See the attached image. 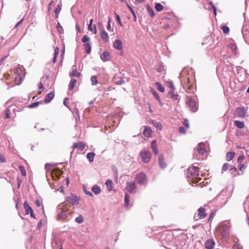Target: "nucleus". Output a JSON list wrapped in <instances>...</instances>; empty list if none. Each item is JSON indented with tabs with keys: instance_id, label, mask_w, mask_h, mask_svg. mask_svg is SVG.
<instances>
[{
	"instance_id": "nucleus-1",
	"label": "nucleus",
	"mask_w": 249,
	"mask_h": 249,
	"mask_svg": "<svg viewBox=\"0 0 249 249\" xmlns=\"http://www.w3.org/2000/svg\"><path fill=\"white\" fill-rule=\"evenodd\" d=\"M230 227V225L229 223H223L219 226L218 231L222 238L227 239L229 237Z\"/></svg>"
},
{
	"instance_id": "nucleus-2",
	"label": "nucleus",
	"mask_w": 249,
	"mask_h": 249,
	"mask_svg": "<svg viewBox=\"0 0 249 249\" xmlns=\"http://www.w3.org/2000/svg\"><path fill=\"white\" fill-rule=\"evenodd\" d=\"M199 175V168L197 167H190L187 170V177L195 181L197 180Z\"/></svg>"
},
{
	"instance_id": "nucleus-3",
	"label": "nucleus",
	"mask_w": 249,
	"mask_h": 249,
	"mask_svg": "<svg viewBox=\"0 0 249 249\" xmlns=\"http://www.w3.org/2000/svg\"><path fill=\"white\" fill-rule=\"evenodd\" d=\"M14 74L15 75V82L16 85H19L21 83L24 77L22 70L20 68H17L14 70Z\"/></svg>"
},
{
	"instance_id": "nucleus-4",
	"label": "nucleus",
	"mask_w": 249,
	"mask_h": 249,
	"mask_svg": "<svg viewBox=\"0 0 249 249\" xmlns=\"http://www.w3.org/2000/svg\"><path fill=\"white\" fill-rule=\"evenodd\" d=\"M194 81V77L193 76L191 77H188L184 80H182L183 84V87L186 89V91L188 92H190V90L193 88V83Z\"/></svg>"
},
{
	"instance_id": "nucleus-5",
	"label": "nucleus",
	"mask_w": 249,
	"mask_h": 249,
	"mask_svg": "<svg viewBox=\"0 0 249 249\" xmlns=\"http://www.w3.org/2000/svg\"><path fill=\"white\" fill-rule=\"evenodd\" d=\"M247 108L244 107H237L234 112V116L236 117L244 118L246 116Z\"/></svg>"
},
{
	"instance_id": "nucleus-6",
	"label": "nucleus",
	"mask_w": 249,
	"mask_h": 249,
	"mask_svg": "<svg viewBox=\"0 0 249 249\" xmlns=\"http://www.w3.org/2000/svg\"><path fill=\"white\" fill-rule=\"evenodd\" d=\"M206 215L207 213H206L205 209L204 208L200 207L197 210V213H195L194 219L195 220L197 221L205 218Z\"/></svg>"
},
{
	"instance_id": "nucleus-7",
	"label": "nucleus",
	"mask_w": 249,
	"mask_h": 249,
	"mask_svg": "<svg viewBox=\"0 0 249 249\" xmlns=\"http://www.w3.org/2000/svg\"><path fill=\"white\" fill-rule=\"evenodd\" d=\"M142 159V161L145 163H148L151 158V153L148 150H143L141 152L140 154Z\"/></svg>"
},
{
	"instance_id": "nucleus-8",
	"label": "nucleus",
	"mask_w": 249,
	"mask_h": 249,
	"mask_svg": "<svg viewBox=\"0 0 249 249\" xmlns=\"http://www.w3.org/2000/svg\"><path fill=\"white\" fill-rule=\"evenodd\" d=\"M186 104L192 112H196L197 109V106L196 101L190 97L187 98Z\"/></svg>"
},
{
	"instance_id": "nucleus-9",
	"label": "nucleus",
	"mask_w": 249,
	"mask_h": 249,
	"mask_svg": "<svg viewBox=\"0 0 249 249\" xmlns=\"http://www.w3.org/2000/svg\"><path fill=\"white\" fill-rule=\"evenodd\" d=\"M135 180L139 184H144L146 181V176L143 173H140L135 176Z\"/></svg>"
},
{
	"instance_id": "nucleus-10",
	"label": "nucleus",
	"mask_w": 249,
	"mask_h": 249,
	"mask_svg": "<svg viewBox=\"0 0 249 249\" xmlns=\"http://www.w3.org/2000/svg\"><path fill=\"white\" fill-rule=\"evenodd\" d=\"M23 206L26 214H30V216L31 217H33L34 219L36 218L35 215L34 213L33 209L31 207V206L29 205V204L26 201L24 202Z\"/></svg>"
},
{
	"instance_id": "nucleus-11",
	"label": "nucleus",
	"mask_w": 249,
	"mask_h": 249,
	"mask_svg": "<svg viewBox=\"0 0 249 249\" xmlns=\"http://www.w3.org/2000/svg\"><path fill=\"white\" fill-rule=\"evenodd\" d=\"M63 172L58 168L53 169L51 173V177L53 180L58 179L62 175Z\"/></svg>"
},
{
	"instance_id": "nucleus-12",
	"label": "nucleus",
	"mask_w": 249,
	"mask_h": 249,
	"mask_svg": "<svg viewBox=\"0 0 249 249\" xmlns=\"http://www.w3.org/2000/svg\"><path fill=\"white\" fill-rule=\"evenodd\" d=\"M136 188V185L134 181H131L126 183V186L125 190L130 193L134 192V190Z\"/></svg>"
},
{
	"instance_id": "nucleus-13",
	"label": "nucleus",
	"mask_w": 249,
	"mask_h": 249,
	"mask_svg": "<svg viewBox=\"0 0 249 249\" xmlns=\"http://www.w3.org/2000/svg\"><path fill=\"white\" fill-rule=\"evenodd\" d=\"M215 245V242L213 239H208L205 244L206 249H213Z\"/></svg>"
},
{
	"instance_id": "nucleus-14",
	"label": "nucleus",
	"mask_w": 249,
	"mask_h": 249,
	"mask_svg": "<svg viewBox=\"0 0 249 249\" xmlns=\"http://www.w3.org/2000/svg\"><path fill=\"white\" fill-rule=\"evenodd\" d=\"M66 200L73 205H76L79 202L78 198L76 196H67Z\"/></svg>"
},
{
	"instance_id": "nucleus-15",
	"label": "nucleus",
	"mask_w": 249,
	"mask_h": 249,
	"mask_svg": "<svg viewBox=\"0 0 249 249\" xmlns=\"http://www.w3.org/2000/svg\"><path fill=\"white\" fill-rule=\"evenodd\" d=\"M85 144L83 142H79L78 143H74L72 145V148L73 149L77 148L80 151H82L85 148Z\"/></svg>"
},
{
	"instance_id": "nucleus-16",
	"label": "nucleus",
	"mask_w": 249,
	"mask_h": 249,
	"mask_svg": "<svg viewBox=\"0 0 249 249\" xmlns=\"http://www.w3.org/2000/svg\"><path fill=\"white\" fill-rule=\"evenodd\" d=\"M196 150L199 154L203 155L206 152L205 144L203 143H199L197 145Z\"/></svg>"
},
{
	"instance_id": "nucleus-17",
	"label": "nucleus",
	"mask_w": 249,
	"mask_h": 249,
	"mask_svg": "<svg viewBox=\"0 0 249 249\" xmlns=\"http://www.w3.org/2000/svg\"><path fill=\"white\" fill-rule=\"evenodd\" d=\"M159 163L161 168L164 169L166 166L167 164L164 162V156L163 155L160 154L159 157Z\"/></svg>"
},
{
	"instance_id": "nucleus-18",
	"label": "nucleus",
	"mask_w": 249,
	"mask_h": 249,
	"mask_svg": "<svg viewBox=\"0 0 249 249\" xmlns=\"http://www.w3.org/2000/svg\"><path fill=\"white\" fill-rule=\"evenodd\" d=\"M69 205L62 203L59 205L58 211H62L66 213L69 209Z\"/></svg>"
},
{
	"instance_id": "nucleus-19",
	"label": "nucleus",
	"mask_w": 249,
	"mask_h": 249,
	"mask_svg": "<svg viewBox=\"0 0 249 249\" xmlns=\"http://www.w3.org/2000/svg\"><path fill=\"white\" fill-rule=\"evenodd\" d=\"M114 47L118 50H121L122 49V42L120 39H116L113 43Z\"/></svg>"
},
{
	"instance_id": "nucleus-20",
	"label": "nucleus",
	"mask_w": 249,
	"mask_h": 249,
	"mask_svg": "<svg viewBox=\"0 0 249 249\" xmlns=\"http://www.w3.org/2000/svg\"><path fill=\"white\" fill-rule=\"evenodd\" d=\"M152 131L149 127H145L143 132V134L144 136L149 138L152 135Z\"/></svg>"
},
{
	"instance_id": "nucleus-21",
	"label": "nucleus",
	"mask_w": 249,
	"mask_h": 249,
	"mask_svg": "<svg viewBox=\"0 0 249 249\" xmlns=\"http://www.w3.org/2000/svg\"><path fill=\"white\" fill-rule=\"evenodd\" d=\"M101 58L104 61H108L110 59V53L107 51L104 52L101 54Z\"/></svg>"
},
{
	"instance_id": "nucleus-22",
	"label": "nucleus",
	"mask_w": 249,
	"mask_h": 249,
	"mask_svg": "<svg viewBox=\"0 0 249 249\" xmlns=\"http://www.w3.org/2000/svg\"><path fill=\"white\" fill-rule=\"evenodd\" d=\"M54 96V93L53 92H50L46 96L44 102L46 103L50 102L51 100L53 99Z\"/></svg>"
},
{
	"instance_id": "nucleus-23",
	"label": "nucleus",
	"mask_w": 249,
	"mask_h": 249,
	"mask_svg": "<svg viewBox=\"0 0 249 249\" xmlns=\"http://www.w3.org/2000/svg\"><path fill=\"white\" fill-rule=\"evenodd\" d=\"M59 213L57 215V220H65L67 217V213H65V212L59 211L58 212Z\"/></svg>"
},
{
	"instance_id": "nucleus-24",
	"label": "nucleus",
	"mask_w": 249,
	"mask_h": 249,
	"mask_svg": "<svg viewBox=\"0 0 249 249\" xmlns=\"http://www.w3.org/2000/svg\"><path fill=\"white\" fill-rule=\"evenodd\" d=\"M168 96L173 100H176L178 97V95L175 93L173 90H171L168 93Z\"/></svg>"
},
{
	"instance_id": "nucleus-25",
	"label": "nucleus",
	"mask_w": 249,
	"mask_h": 249,
	"mask_svg": "<svg viewBox=\"0 0 249 249\" xmlns=\"http://www.w3.org/2000/svg\"><path fill=\"white\" fill-rule=\"evenodd\" d=\"M101 33V37L102 39L105 42H107L108 40V36L107 33L105 31L103 28Z\"/></svg>"
},
{
	"instance_id": "nucleus-26",
	"label": "nucleus",
	"mask_w": 249,
	"mask_h": 249,
	"mask_svg": "<svg viewBox=\"0 0 249 249\" xmlns=\"http://www.w3.org/2000/svg\"><path fill=\"white\" fill-rule=\"evenodd\" d=\"M151 148L153 150L154 153L155 155H158L159 153V151L156 144V141L155 140H154L151 142Z\"/></svg>"
},
{
	"instance_id": "nucleus-27",
	"label": "nucleus",
	"mask_w": 249,
	"mask_h": 249,
	"mask_svg": "<svg viewBox=\"0 0 249 249\" xmlns=\"http://www.w3.org/2000/svg\"><path fill=\"white\" fill-rule=\"evenodd\" d=\"M83 47L87 53L89 54L91 53V45L89 43H84Z\"/></svg>"
},
{
	"instance_id": "nucleus-28",
	"label": "nucleus",
	"mask_w": 249,
	"mask_h": 249,
	"mask_svg": "<svg viewBox=\"0 0 249 249\" xmlns=\"http://www.w3.org/2000/svg\"><path fill=\"white\" fill-rule=\"evenodd\" d=\"M146 10L151 18H153L155 17V13L153 9L148 4H147L146 5Z\"/></svg>"
},
{
	"instance_id": "nucleus-29",
	"label": "nucleus",
	"mask_w": 249,
	"mask_h": 249,
	"mask_svg": "<svg viewBox=\"0 0 249 249\" xmlns=\"http://www.w3.org/2000/svg\"><path fill=\"white\" fill-rule=\"evenodd\" d=\"M13 107L12 106H10L9 107L6 109L4 111V115H5V119H9L11 117V108Z\"/></svg>"
},
{
	"instance_id": "nucleus-30",
	"label": "nucleus",
	"mask_w": 249,
	"mask_h": 249,
	"mask_svg": "<svg viewBox=\"0 0 249 249\" xmlns=\"http://www.w3.org/2000/svg\"><path fill=\"white\" fill-rule=\"evenodd\" d=\"M235 156V153L234 152H230L227 153L226 160L228 161L231 160Z\"/></svg>"
},
{
	"instance_id": "nucleus-31",
	"label": "nucleus",
	"mask_w": 249,
	"mask_h": 249,
	"mask_svg": "<svg viewBox=\"0 0 249 249\" xmlns=\"http://www.w3.org/2000/svg\"><path fill=\"white\" fill-rule=\"evenodd\" d=\"M80 75V73L74 69H72L71 71L70 72V76L78 77Z\"/></svg>"
},
{
	"instance_id": "nucleus-32",
	"label": "nucleus",
	"mask_w": 249,
	"mask_h": 249,
	"mask_svg": "<svg viewBox=\"0 0 249 249\" xmlns=\"http://www.w3.org/2000/svg\"><path fill=\"white\" fill-rule=\"evenodd\" d=\"M77 83V81L75 79H72L70 83L69 89V90H72L73 89Z\"/></svg>"
},
{
	"instance_id": "nucleus-33",
	"label": "nucleus",
	"mask_w": 249,
	"mask_h": 249,
	"mask_svg": "<svg viewBox=\"0 0 249 249\" xmlns=\"http://www.w3.org/2000/svg\"><path fill=\"white\" fill-rule=\"evenodd\" d=\"M95 155V154L93 152H90L87 154V158H88L90 162H91L94 160Z\"/></svg>"
},
{
	"instance_id": "nucleus-34",
	"label": "nucleus",
	"mask_w": 249,
	"mask_h": 249,
	"mask_svg": "<svg viewBox=\"0 0 249 249\" xmlns=\"http://www.w3.org/2000/svg\"><path fill=\"white\" fill-rule=\"evenodd\" d=\"M61 10V6L60 4H58L55 8L54 13L55 17L56 18H57L59 17V14Z\"/></svg>"
},
{
	"instance_id": "nucleus-35",
	"label": "nucleus",
	"mask_w": 249,
	"mask_h": 249,
	"mask_svg": "<svg viewBox=\"0 0 249 249\" xmlns=\"http://www.w3.org/2000/svg\"><path fill=\"white\" fill-rule=\"evenodd\" d=\"M234 124L239 128H243L244 127L245 125L244 123L243 122L239 121H235L234 122Z\"/></svg>"
},
{
	"instance_id": "nucleus-36",
	"label": "nucleus",
	"mask_w": 249,
	"mask_h": 249,
	"mask_svg": "<svg viewBox=\"0 0 249 249\" xmlns=\"http://www.w3.org/2000/svg\"><path fill=\"white\" fill-rule=\"evenodd\" d=\"M36 206L37 207H39L41 206V210H42V213L44 214H45L44 208V206L42 205V201L39 199H36Z\"/></svg>"
},
{
	"instance_id": "nucleus-37",
	"label": "nucleus",
	"mask_w": 249,
	"mask_h": 249,
	"mask_svg": "<svg viewBox=\"0 0 249 249\" xmlns=\"http://www.w3.org/2000/svg\"><path fill=\"white\" fill-rule=\"evenodd\" d=\"M108 191H111L113 188V182L111 180H107L105 183Z\"/></svg>"
},
{
	"instance_id": "nucleus-38",
	"label": "nucleus",
	"mask_w": 249,
	"mask_h": 249,
	"mask_svg": "<svg viewBox=\"0 0 249 249\" xmlns=\"http://www.w3.org/2000/svg\"><path fill=\"white\" fill-rule=\"evenodd\" d=\"M92 191L95 194L97 195L100 193L101 189L99 186L97 185H94L92 188Z\"/></svg>"
},
{
	"instance_id": "nucleus-39",
	"label": "nucleus",
	"mask_w": 249,
	"mask_h": 249,
	"mask_svg": "<svg viewBox=\"0 0 249 249\" xmlns=\"http://www.w3.org/2000/svg\"><path fill=\"white\" fill-rule=\"evenodd\" d=\"M155 85L157 89L160 92H163L164 91V88L162 86V84L160 82H157L155 83Z\"/></svg>"
},
{
	"instance_id": "nucleus-40",
	"label": "nucleus",
	"mask_w": 249,
	"mask_h": 249,
	"mask_svg": "<svg viewBox=\"0 0 249 249\" xmlns=\"http://www.w3.org/2000/svg\"><path fill=\"white\" fill-rule=\"evenodd\" d=\"M152 124L153 125L159 130L161 131L162 129V124L159 122H156L154 121H152Z\"/></svg>"
},
{
	"instance_id": "nucleus-41",
	"label": "nucleus",
	"mask_w": 249,
	"mask_h": 249,
	"mask_svg": "<svg viewBox=\"0 0 249 249\" xmlns=\"http://www.w3.org/2000/svg\"><path fill=\"white\" fill-rule=\"evenodd\" d=\"M155 9L158 12H160L163 9V6L160 3H157L155 6Z\"/></svg>"
},
{
	"instance_id": "nucleus-42",
	"label": "nucleus",
	"mask_w": 249,
	"mask_h": 249,
	"mask_svg": "<svg viewBox=\"0 0 249 249\" xmlns=\"http://www.w3.org/2000/svg\"><path fill=\"white\" fill-rule=\"evenodd\" d=\"M129 202V196L127 194L124 195V205L126 207H128Z\"/></svg>"
},
{
	"instance_id": "nucleus-43",
	"label": "nucleus",
	"mask_w": 249,
	"mask_h": 249,
	"mask_svg": "<svg viewBox=\"0 0 249 249\" xmlns=\"http://www.w3.org/2000/svg\"><path fill=\"white\" fill-rule=\"evenodd\" d=\"M18 169L20 171L21 174L23 176H25L26 175V172L25 169V168L22 165H19Z\"/></svg>"
},
{
	"instance_id": "nucleus-44",
	"label": "nucleus",
	"mask_w": 249,
	"mask_h": 249,
	"mask_svg": "<svg viewBox=\"0 0 249 249\" xmlns=\"http://www.w3.org/2000/svg\"><path fill=\"white\" fill-rule=\"evenodd\" d=\"M56 28L57 29V31L58 32L60 33V34H63L64 33V30L63 29V27H62V26L60 25V23L59 22H57V24L56 25Z\"/></svg>"
},
{
	"instance_id": "nucleus-45",
	"label": "nucleus",
	"mask_w": 249,
	"mask_h": 249,
	"mask_svg": "<svg viewBox=\"0 0 249 249\" xmlns=\"http://www.w3.org/2000/svg\"><path fill=\"white\" fill-rule=\"evenodd\" d=\"M89 40H90L89 37L88 35H86L83 36V37H82V38L81 39V41H82V42H83L84 43H89L88 42L89 41Z\"/></svg>"
},
{
	"instance_id": "nucleus-46",
	"label": "nucleus",
	"mask_w": 249,
	"mask_h": 249,
	"mask_svg": "<svg viewBox=\"0 0 249 249\" xmlns=\"http://www.w3.org/2000/svg\"><path fill=\"white\" fill-rule=\"evenodd\" d=\"M90 80L92 82V85H96L98 84V81L96 76H92Z\"/></svg>"
},
{
	"instance_id": "nucleus-47",
	"label": "nucleus",
	"mask_w": 249,
	"mask_h": 249,
	"mask_svg": "<svg viewBox=\"0 0 249 249\" xmlns=\"http://www.w3.org/2000/svg\"><path fill=\"white\" fill-rule=\"evenodd\" d=\"M75 221L79 224L82 223L84 221L83 216L81 215L77 216L75 218Z\"/></svg>"
},
{
	"instance_id": "nucleus-48",
	"label": "nucleus",
	"mask_w": 249,
	"mask_h": 249,
	"mask_svg": "<svg viewBox=\"0 0 249 249\" xmlns=\"http://www.w3.org/2000/svg\"><path fill=\"white\" fill-rule=\"evenodd\" d=\"M221 29L222 30L223 32L225 34L229 33L230 31L229 28L227 26H222L221 27Z\"/></svg>"
},
{
	"instance_id": "nucleus-49",
	"label": "nucleus",
	"mask_w": 249,
	"mask_h": 249,
	"mask_svg": "<svg viewBox=\"0 0 249 249\" xmlns=\"http://www.w3.org/2000/svg\"><path fill=\"white\" fill-rule=\"evenodd\" d=\"M40 104V102H36L30 104L29 107L30 108H34L38 107Z\"/></svg>"
},
{
	"instance_id": "nucleus-50",
	"label": "nucleus",
	"mask_w": 249,
	"mask_h": 249,
	"mask_svg": "<svg viewBox=\"0 0 249 249\" xmlns=\"http://www.w3.org/2000/svg\"><path fill=\"white\" fill-rule=\"evenodd\" d=\"M215 212H213L212 213H211V214H210L208 219V223H209V224H211L212 221H213V217L215 216Z\"/></svg>"
},
{
	"instance_id": "nucleus-51",
	"label": "nucleus",
	"mask_w": 249,
	"mask_h": 249,
	"mask_svg": "<svg viewBox=\"0 0 249 249\" xmlns=\"http://www.w3.org/2000/svg\"><path fill=\"white\" fill-rule=\"evenodd\" d=\"M38 88L39 90L38 91L37 94H40L42 93L44 88L43 84L41 82L39 83Z\"/></svg>"
},
{
	"instance_id": "nucleus-52",
	"label": "nucleus",
	"mask_w": 249,
	"mask_h": 249,
	"mask_svg": "<svg viewBox=\"0 0 249 249\" xmlns=\"http://www.w3.org/2000/svg\"><path fill=\"white\" fill-rule=\"evenodd\" d=\"M237 171V169L235 167H233L231 168L230 169V172L231 175H233L234 176H235V174Z\"/></svg>"
},
{
	"instance_id": "nucleus-53",
	"label": "nucleus",
	"mask_w": 249,
	"mask_h": 249,
	"mask_svg": "<svg viewBox=\"0 0 249 249\" xmlns=\"http://www.w3.org/2000/svg\"><path fill=\"white\" fill-rule=\"evenodd\" d=\"M6 161L4 156L0 153V163H4Z\"/></svg>"
},
{
	"instance_id": "nucleus-54",
	"label": "nucleus",
	"mask_w": 249,
	"mask_h": 249,
	"mask_svg": "<svg viewBox=\"0 0 249 249\" xmlns=\"http://www.w3.org/2000/svg\"><path fill=\"white\" fill-rule=\"evenodd\" d=\"M166 84L167 86L171 89V90H173V89H174V86L172 82H168L166 83Z\"/></svg>"
},
{
	"instance_id": "nucleus-55",
	"label": "nucleus",
	"mask_w": 249,
	"mask_h": 249,
	"mask_svg": "<svg viewBox=\"0 0 249 249\" xmlns=\"http://www.w3.org/2000/svg\"><path fill=\"white\" fill-rule=\"evenodd\" d=\"M115 14L116 15L117 21L118 22V23L120 25V26H122L123 24L121 21V18H120L119 15L117 14L116 13H115Z\"/></svg>"
},
{
	"instance_id": "nucleus-56",
	"label": "nucleus",
	"mask_w": 249,
	"mask_h": 249,
	"mask_svg": "<svg viewBox=\"0 0 249 249\" xmlns=\"http://www.w3.org/2000/svg\"><path fill=\"white\" fill-rule=\"evenodd\" d=\"M110 22H111V18H110V17H109L108 21V23H107V29L108 31H112L113 30L111 28Z\"/></svg>"
},
{
	"instance_id": "nucleus-57",
	"label": "nucleus",
	"mask_w": 249,
	"mask_h": 249,
	"mask_svg": "<svg viewBox=\"0 0 249 249\" xmlns=\"http://www.w3.org/2000/svg\"><path fill=\"white\" fill-rule=\"evenodd\" d=\"M244 158H245V157L243 155L239 156L237 159V162L239 163H241L242 162V161L244 159Z\"/></svg>"
},
{
	"instance_id": "nucleus-58",
	"label": "nucleus",
	"mask_w": 249,
	"mask_h": 249,
	"mask_svg": "<svg viewBox=\"0 0 249 249\" xmlns=\"http://www.w3.org/2000/svg\"><path fill=\"white\" fill-rule=\"evenodd\" d=\"M229 167V164L228 163H225L222 167V170L223 171H226Z\"/></svg>"
},
{
	"instance_id": "nucleus-59",
	"label": "nucleus",
	"mask_w": 249,
	"mask_h": 249,
	"mask_svg": "<svg viewBox=\"0 0 249 249\" xmlns=\"http://www.w3.org/2000/svg\"><path fill=\"white\" fill-rule=\"evenodd\" d=\"M153 95L154 96V97H155V98L159 102L160 101V96L159 95V94L157 93V92L155 91H154L153 92Z\"/></svg>"
},
{
	"instance_id": "nucleus-60",
	"label": "nucleus",
	"mask_w": 249,
	"mask_h": 249,
	"mask_svg": "<svg viewBox=\"0 0 249 249\" xmlns=\"http://www.w3.org/2000/svg\"><path fill=\"white\" fill-rule=\"evenodd\" d=\"M178 131H179V132L181 134H185L186 133V131H185L184 128L182 126H180L179 128Z\"/></svg>"
},
{
	"instance_id": "nucleus-61",
	"label": "nucleus",
	"mask_w": 249,
	"mask_h": 249,
	"mask_svg": "<svg viewBox=\"0 0 249 249\" xmlns=\"http://www.w3.org/2000/svg\"><path fill=\"white\" fill-rule=\"evenodd\" d=\"M183 124L184 126H185V127L187 128H189V122H188V121L187 120V119H185L184 120V121L183 122Z\"/></svg>"
},
{
	"instance_id": "nucleus-62",
	"label": "nucleus",
	"mask_w": 249,
	"mask_h": 249,
	"mask_svg": "<svg viewBox=\"0 0 249 249\" xmlns=\"http://www.w3.org/2000/svg\"><path fill=\"white\" fill-rule=\"evenodd\" d=\"M128 7L129 10L130 11L131 13H132V14L136 18L135 13L133 9H132V8L131 7H130L129 5H128Z\"/></svg>"
},
{
	"instance_id": "nucleus-63",
	"label": "nucleus",
	"mask_w": 249,
	"mask_h": 249,
	"mask_svg": "<svg viewBox=\"0 0 249 249\" xmlns=\"http://www.w3.org/2000/svg\"><path fill=\"white\" fill-rule=\"evenodd\" d=\"M59 48L58 47L55 48V49H54V54L56 55H58V54L59 53Z\"/></svg>"
},
{
	"instance_id": "nucleus-64",
	"label": "nucleus",
	"mask_w": 249,
	"mask_h": 249,
	"mask_svg": "<svg viewBox=\"0 0 249 249\" xmlns=\"http://www.w3.org/2000/svg\"><path fill=\"white\" fill-rule=\"evenodd\" d=\"M244 168H245L244 164H240L238 166V169L240 171H242Z\"/></svg>"
}]
</instances>
